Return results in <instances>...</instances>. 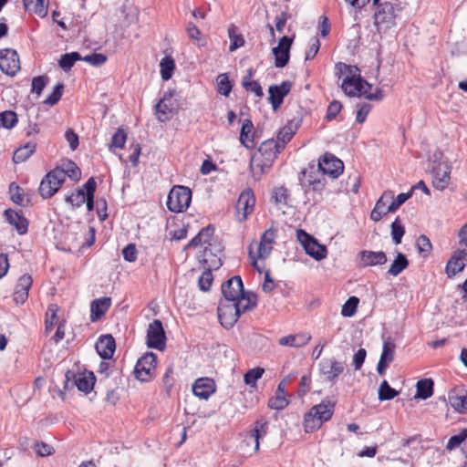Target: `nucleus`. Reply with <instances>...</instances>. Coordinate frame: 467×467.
I'll list each match as a JSON object with an SVG mask.
<instances>
[{"label":"nucleus","mask_w":467,"mask_h":467,"mask_svg":"<svg viewBox=\"0 0 467 467\" xmlns=\"http://www.w3.org/2000/svg\"><path fill=\"white\" fill-rule=\"evenodd\" d=\"M467 439V428L462 429L458 434L452 435L446 445V449L451 451Z\"/></svg>","instance_id":"obj_56"},{"label":"nucleus","mask_w":467,"mask_h":467,"mask_svg":"<svg viewBox=\"0 0 467 467\" xmlns=\"http://www.w3.org/2000/svg\"><path fill=\"white\" fill-rule=\"evenodd\" d=\"M299 182L306 194L311 191L320 192L326 185L322 171L315 164H309L300 172Z\"/></svg>","instance_id":"obj_4"},{"label":"nucleus","mask_w":467,"mask_h":467,"mask_svg":"<svg viewBox=\"0 0 467 467\" xmlns=\"http://www.w3.org/2000/svg\"><path fill=\"white\" fill-rule=\"evenodd\" d=\"M192 389L199 399L208 400L215 392L216 385L210 378H200L193 382Z\"/></svg>","instance_id":"obj_22"},{"label":"nucleus","mask_w":467,"mask_h":467,"mask_svg":"<svg viewBox=\"0 0 467 467\" xmlns=\"http://www.w3.org/2000/svg\"><path fill=\"white\" fill-rule=\"evenodd\" d=\"M244 285L241 276L234 275L222 285L223 301L234 302L242 296Z\"/></svg>","instance_id":"obj_19"},{"label":"nucleus","mask_w":467,"mask_h":467,"mask_svg":"<svg viewBox=\"0 0 467 467\" xmlns=\"http://www.w3.org/2000/svg\"><path fill=\"white\" fill-rule=\"evenodd\" d=\"M466 256L467 254L459 249L453 253L446 265L445 271L448 277H452L464 269L465 264L463 263V260Z\"/></svg>","instance_id":"obj_27"},{"label":"nucleus","mask_w":467,"mask_h":467,"mask_svg":"<svg viewBox=\"0 0 467 467\" xmlns=\"http://www.w3.org/2000/svg\"><path fill=\"white\" fill-rule=\"evenodd\" d=\"M377 12L374 15V25L379 33L385 32L396 26V19L400 16L401 7L398 4L383 2L376 5Z\"/></svg>","instance_id":"obj_2"},{"label":"nucleus","mask_w":467,"mask_h":467,"mask_svg":"<svg viewBox=\"0 0 467 467\" xmlns=\"http://www.w3.org/2000/svg\"><path fill=\"white\" fill-rule=\"evenodd\" d=\"M320 48V41L317 36H314L309 41L308 49L306 52V60L313 59Z\"/></svg>","instance_id":"obj_63"},{"label":"nucleus","mask_w":467,"mask_h":467,"mask_svg":"<svg viewBox=\"0 0 467 467\" xmlns=\"http://www.w3.org/2000/svg\"><path fill=\"white\" fill-rule=\"evenodd\" d=\"M81 60L88 62L92 66L99 67L107 61V57L101 53H92L82 57Z\"/></svg>","instance_id":"obj_64"},{"label":"nucleus","mask_w":467,"mask_h":467,"mask_svg":"<svg viewBox=\"0 0 467 467\" xmlns=\"http://www.w3.org/2000/svg\"><path fill=\"white\" fill-rule=\"evenodd\" d=\"M83 187L86 191L85 202L87 210L91 212L94 210V194L97 189V182L93 177H90L84 184Z\"/></svg>","instance_id":"obj_41"},{"label":"nucleus","mask_w":467,"mask_h":467,"mask_svg":"<svg viewBox=\"0 0 467 467\" xmlns=\"http://www.w3.org/2000/svg\"><path fill=\"white\" fill-rule=\"evenodd\" d=\"M17 121V115L13 110H5L0 113V127L12 129L16 125Z\"/></svg>","instance_id":"obj_49"},{"label":"nucleus","mask_w":467,"mask_h":467,"mask_svg":"<svg viewBox=\"0 0 467 467\" xmlns=\"http://www.w3.org/2000/svg\"><path fill=\"white\" fill-rule=\"evenodd\" d=\"M345 365L343 362L333 358L325 359L320 363V373L326 380L335 382L340 374L343 373Z\"/></svg>","instance_id":"obj_20"},{"label":"nucleus","mask_w":467,"mask_h":467,"mask_svg":"<svg viewBox=\"0 0 467 467\" xmlns=\"http://www.w3.org/2000/svg\"><path fill=\"white\" fill-rule=\"evenodd\" d=\"M127 140V133L123 129H118L111 138V142L109 146V150L114 152L115 149H122Z\"/></svg>","instance_id":"obj_50"},{"label":"nucleus","mask_w":467,"mask_h":467,"mask_svg":"<svg viewBox=\"0 0 467 467\" xmlns=\"http://www.w3.org/2000/svg\"><path fill=\"white\" fill-rule=\"evenodd\" d=\"M95 378L92 373L86 375L67 370L65 374L64 389L70 390L77 387L78 390L88 393L92 390Z\"/></svg>","instance_id":"obj_9"},{"label":"nucleus","mask_w":467,"mask_h":467,"mask_svg":"<svg viewBox=\"0 0 467 467\" xmlns=\"http://www.w3.org/2000/svg\"><path fill=\"white\" fill-rule=\"evenodd\" d=\"M25 9L28 12H33L41 17L47 16V6L45 5L44 0H23Z\"/></svg>","instance_id":"obj_42"},{"label":"nucleus","mask_w":467,"mask_h":467,"mask_svg":"<svg viewBox=\"0 0 467 467\" xmlns=\"http://www.w3.org/2000/svg\"><path fill=\"white\" fill-rule=\"evenodd\" d=\"M391 228V237L392 241L395 244H400L401 243L402 237L405 234V228L401 224L400 218L397 217L395 221L390 225Z\"/></svg>","instance_id":"obj_52"},{"label":"nucleus","mask_w":467,"mask_h":467,"mask_svg":"<svg viewBox=\"0 0 467 467\" xmlns=\"http://www.w3.org/2000/svg\"><path fill=\"white\" fill-rule=\"evenodd\" d=\"M400 445L402 448L409 449L408 455L411 459L419 458L424 451L422 439L419 434L411 436L408 439H402Z\"/></svg>","instance_id":"obj_29"},{"label":"nucleus","mask_w":467,"mask_h":467,"mask_svg":"<svg viewBox=\"0 0 467 467\" xmlns=\"http://www.w3.org/2000/svg\"><path fill=\"white\" fill-rule=\"evenodd\" d=\"M48 82V78L46 76H38L32 79V93H36L37 96H39L43 89L45 88L46 85Z\"/></svg>","instance_id":"obj_62"},{"label":"nucleus","mask_w":467,"mask_h":467,"mask_svg":"<svg viewBox=\"0 0 467 467\" xmlns=\"http://www.w3.org/2000/svg\"><path fill=\"white\" fill-rule=\"evenodd\" d=\"M334 403L329 400H322L321 403L313 406L304 417V429L306 432H313L321 425L331 419L334 412Z\"/></svg>","instance_id":"obj_1"},{"label":"nucleus","mask_w":467,"mask_h":467,"mask_svg":"<svg viewBox=\"0 0 467 467\" xmlns=\"http://www.w3.org/2000/svg\"><path fill=\"white\" fill-rule=\"evenodd\" d=\"M416 245H417L418 253L420 255H422L423 257L428 256L432 249V244H431L430 239L424 234L420 235L417 239Z\"/></svg>","instance_id":"obj_55"},{"label":"nucleus","mask_w":467,"mask_h":467,"mask_svg":"<svg viewBox=\"0 0 467 467\" xmlns=\"http://www.w3.org/2000/svg\"><path fill=\"white\" fill-rule=\"evenodd\" d=\"M217 89L218 93L228 97L232 91V85L230 83L229 78L226 74H220L217 78Z\"/></svg>","instance_id":"obj_54"},{"label":"nucleus","mask_w":467,"mask_h":467,"mask_svg":"<svg viewBox=\"0 0 467 467\" xmlns=\"http://www.w3.org/2000/svg\"><path fill=\"white\" fill-rule=\"evenodd\" d=\"M147 346L150 348L163 350L166 347V336L162 323L159 319H154L150 323L147 330Z\"/></svg>","instance_id":"obj_11"},{"label":"nucleus","mask_w":467,"mask_h":467,"mask_svg":"<svg viewBox=\"0 0 467 467\" xmlns=\"http://www.w3.org/2000/svg\"><path fill=\"white\" fill-rule=\"evenodd\" d=\"M395 348L396 346L390 337L384 340L379 360L389 365L394 359Z\"/></svg>","instance_id":"obj_45"},{"label":"nucleus","mask_w":467,"mask_h":467,"mask_svg":"<svg viewBox=\"0 0 467 467\" xmlns=\"http://www.w3.org/2000/svg\"><path fill=\"white\" fill-rule=\"evenodd\" d=\"M202 256L203 261L206 264H209L210 267H214L217 269L222 265L221 258L213 254L211 248L205 247Z\"/></svg>","instance_id":"obj_60"},{"label":"nucleus","mask_w":467,"mask_h":467,"mask_svg":"<svg viewBox=\"0 0 467 467\" xmlns=\"http://www.w3.org/2000/svg\"><path fill=\"white\" fill-rule=\"evenodd\" d=\"M449 403L460 414L467 413V389L458 387L452 389L448 395Z\"/></svg>","instance_id":"obj_21"},{"label":"nucleus","mask_w":467,"mask_h":467,"mask_svg":"<svg viewBox=\"0 0 467 467\" xmlns=\"http://www.w3.org/2000/svg\"><path fill=\"white\" fill-rule=\"evenodd\" d=\"M257 296L252 292L242 291V296H238V298L234 300V305L238 307L241 314H244L256 306Z\"/></svg>","instance_id":"obj_33"},{"label":"nucleus","mask_w":467,"mask_h":467,"mask_svg":"<svg viewBox=\"0 0 467 467\" xmlns=\"http://www.w3.org/2000/svg\"><path fill=\"white\" fill-rule=\"evenodd\" d=\"M288 197V190L283 186L275 188L273 191V198L276 204H287Z\"/></svg>","instance_id":"obj_59"},{"label":"nucleus","mask_w":467,"mask_h":467,"mask_svg":"<svg viewBox=\"0 0 467 467\" xmlns=\"http://www.w3.org/2000/svg\"><path fill=\"white\" fill-rule=\"evenodd\" d=\"M365 87L371 88L370 84L361 78L360 76L357 77L354 73L350 76H346L341 84V88L345 94L349 97L363 96V88Z\"/></svg>","instance_id":"obj_15"},{"label":"nucleus","mask_w":467,"mask_h":467,"mask_svg":"<svg viewBox=\"0 0 467 467\" xmlns=\"http://www.w3.org/2000/svg\"><path fill=\"white\" fill-rule=\"evenodd\" d=\"M157 356L153 352H147L140 358L134 368L136 378L142 382L150 380L155 369Z\"/></svg>","instance_id":"obj_10"},{"label":"nucleus","mask_w":467,"mask_h":467,"mask_svg":"<svg viewBox=\"0 0 467 467\" xmlns=\"http://www.w3.org/2000/svg\"><path fill=\"white\" fill-rule=\"evenodd\" d=\"M82 59L81 55L78 52L66 53L61 56L58 60L59 67L65 71H69L74 66L75 62Z\"/></svg>","instance_id":"obj_44"},{"label":"nucleus","mask_w":467,"mask_h":467,"mask_svg":"<svg viewBox=\"0 0 467 467\" xmlns=\"http://www.w3.org/2000/svg\"><path fill=\"white\" fill-rule=\"evenodd\" d=\"M63 88L64 85L62 83L57 84L52 93L45 99L44 103L48 106L57 104L62 97Z\"/></svg>","instance_id":"obj_57"},{"label":"nucleus","mask_w":467,"mask_h":467,"mask_svg":"<svg viewBox=\"0 0 467 467\" xmlns=\"http://www.w3.org/2000/svg\"><path fill=\"white\" fill-rule=\"evenodd\" d=\"M5 220L11 224L19 234H25L27 232L28 222L19 213L13 209H6L4 212Z\"/></svg>","instance_id":"obj_26"},{"label":"nucleus","mask_w":467,"mask_h":467,"mask_svg":"<svg viewBox=\"0 0 467 467\" xmlns=\"http://www.w3.org/2000/svg\"><path fill=\"white\" fill-rule=\"evenodd\" d=\"M171 95L169 97L167 94L157 103L156 105V116L157 119L161 121H167L170 119L171 115L173 114V108L171 105L168 103L171 100Z\"/></svg>","instance_id":"obj_36"},{"label":"nucleus","mask_w":467,"mask_h":467,"mask_svg":"<svg viewBox=\"0 0 467 467\" xmlns=\"http://www.w3.org/2000/svg\"><path fill=\"white\" fill-rule=\"evenodd\" d=\"M65 182V173L62 167H56L42 179L38 192L44 199L55 195Z\"/></svg>","instance_id":"obj_5"},{"label":"nucleus","mask_w":467,"mask_h":467,"mask_svg":"<svg viewBox=\"0 0 467 467\" xmlns=\"http://www.w3.org/2000/svg\"><path fill=\"white\" fill-rule=\"evenodd\" d=\"M300 124V119H293L279 130L276 142H279V146L282 149H284L285 144L292 140Z\"/></svg>","instance_id":"obj_28"},{"label":"nucleus","mask_w":467,"mask_h":467,"mask_svg":"<svg viewBox=\"0 0 467 467\" xmlns=\"http://www.w3.org/2000/svg\"><path fill=\"white\" fill-rule=\"evenodd\" d=\"M36 143L28 141L24 146L19 147L13 154V161L16 163L26 161L36 151Z\"/></svg>","instance_id":"obj_39"},{"label":"nucleus","mask_w":467,"mask_h":467,"mask_svg":"<svg viewBox=\"0 0 467 467\" xmlns=\"http://www.w3.org/2000/svg\"><path fill=\"white\" fill-rule=\"evenodd\" d=\"M191 201V190L188 187L177 185L168 194L167 207L171 212L182 213L190 206Z\"/></svg>","instance_id":"obj_6"},{"label":"nucleus","mask_w":467,"mask_h":467,"mask_svg":"<svg viewBox=\"0 0 467 467\" xmlns=\"http://www.w3.org/2000/svg\"><path fill=\"white\" fill-rule=\"evenodd\" d=\"M115 339L111 335L101 336L96 343V349L103 359L110 358L115 351Z\"/></svg>","instance_id":"obj_30"},{"label":"nucleus","mask_w":467,"mask_h":467,"mask_svg":"<svg viewBox=\"0 0 467 467\" xmlns=\"http://www.w3.org/2000/svg\"><path fill=\"white\" fill-rule=\"evenodd\" d=\"M33 284L32 276L25 274L19 277L13 295L16 304H24L28 297V292Z\"/></svg>","instance_id":"obj_24"},{"label":"nucleus","mask_w":467,"mask_h":467,"mask_svg":"<svg viewBox=\"0 0 467 467\" xmlns=\"http://www.w3.org/2000/svg\"><path fill=\"white\" fill-rule=\"evenodd\" d=\"M292 43L293 39L291 37L284 36L279 39L278 45L273 48L276 67H284L288 63Z\"/></svg>","instance_id":"obj_17"},{"label":"nucleus","mask_w":467,"mask_h":467,"mask_svg":"<svg viewBox=\"0 0 467 467\" xmlns=\"http://www.w3.org/2000/svg\"><path fill=\"white\" fill-rule=\"evenodd\" d=\"M161 67V75L163 80H169L173 73L175 68V63L171 57L166 56L164 57L160 63Z\"/></svg>","instance_id":"obj_46"},{"label":"nucleus","mask_w":467,"mask_h":467,"mask_svg":"<svg viewBox=\"0 0 467 467\" xmlns=\"http://www.w3.org/2000/svg\"><path fill=\"white\" fill-rule=\"evenodd\" d=\"M268 431V421L261 418L254 422V427L250 431L248 438L254 441V451H259L260 440L264 438Z\"/></svg>","instance_id":"obj_32"},{"label":"nucleus","mask_w":467,"mask_h":467,"mask_svg":"<svg viewBox=\"0 0 467 467\" xmlns=\"http://www.w3.org/2000/svg\"><path fill=\"white\" fill-rule=\"evenodd\" d=\"M317 168L323 175H328L333 179L337 178L344 171V163L341 160L331 153H325L320 157Z\"/></svg>","instance_id":"obj_13"},{"label":"nucleus","mask_w":467,"mask_h":467,"mask_svg":"<svg viewBox=\"0 0 467 467\" xmlns=\"http://www.w3.org/2000/svg\"><path fill=\"white\" fill-rule=\"evenodd\" d=\"M358 257L362 267L382 265L388 261L386 254L382 251L363 250L358 254Z\"/></svg>","instance_id":"obj_23"},{"label":"nucleus","mask_w":467,"mask_h":467,"mask_svg":"<svg viewBox=\"0 0 467 467\" xmlns=\"http://www.w3.org/2000/svg\"><path fill=\"white\" fill-rule=\"evenodd\" d=\"M111 306L109 297H100L92 301L90 306V319L92 322L99 320Z\"/></svg>","instance_id":"obj_31"},{"label":"nucleus","mask_w":467,"mask_h":467,"mask_svg":"<svg viewBox=\"0 0 467 467\" xmlns=\"http://www.w3.org/2000/svg\"><path fill=\"white\" fill-rule=\"evenodd\" d=\"M409 266V260L402 253H398L394 261L390 265L388 275L392 276L399 275Z\"/></svg>","instance_id":"obj_40"},{"label":"nucleus","mask_w":467,"mask_h":467,"mask_svg":"<svg viewBox=\"0 0 467 467\" xmlns=\"http://www.w3.org/2000/svg\"><path fill=\"white\" fill-rule=\"evenodd\" d=\"M285 381H281L277 386L275 397H272L268 400L269 408L276 410H284L289 404V401L285 397Z\"/></svg>","instance_id":"obj_34"},{"label":"nucleus","mask_w":467,"mask_h":467,"mask_svg":"<svg viewBox=\"0 0 467 467\" xmlns=\"http://www.w3.org/2000/svg\"><path fill=\"white\" fill-rule=\"evenodd\" d=\"M292 82L285 80L279 85H271L268 88L269 98L268 100L272 105L274 110L280 108L284 101V98L289 94L292 88Z\"/></svg>","instance_id":"obj_16"},{"label":"nucleus","mask_w":467,"mask_h":467,"mask_svg":"<svg viewBox=\"0 0 467 467\" xmlns=\"http://www.w3.org/2000/svg\"><path fill=\"white\" fill-rule=\"evenodd\" d=\"M311 340V335L308 333H300L296 335H289L279 338L278 343L281 346H289L300 348L306 345Z\"/></svg>","instance_id":"obj_35"},{"label":"nucleus","mask_w":467,"mask_h":467,"mask_svg":"<svg viewBox=\"0 0 467 467\" xmlns=\"http://www.w3.org/2000/svg\"><path fill=\"white\" fill-rule=\"evenodd\" d=\"M438 155L441 152L434 153L435 160L432 161V186L439 191H443L448 187L451 182V167L447 161H438Z\"/></svg>","instance_id":"obj_7"},{"label":"nucleus","mask_w":467,"mask_h":467,"mask_svg":"<svg viewBox=\"0 0 467 467\" xmlns=\"http://www.w3.org/2000/svg\"><path fill=\"white\" fill-rule=\"evenodd\" d=\"M283 149L279 146V142L271 139L264 141L258 148V151L254 154L251 160V167H258L261 171H265V168H269L277 154Z\"/></svg>","instance_id":"obj_3"},{"label":"nucleus","mask_w":467,"mask_h":467,"mask_svg":"<svg viewBox=\"0 0 467 467\" xmlns=\"http://www.w3.org/2000/svg\"><path fill=\"white\" fill-rule=\"evenodd\" d=\"M254 204L255 198L252 190L244 191L240 194L236 203V211L240 222L247 219V216L254 211Z\"/></svg>","instance_id":"obj_18"},{"label":"nucleus","mask_w":467,"mask_h":467,"mask_svg":"<svg viewBox=\"0 0 467 467\" xmlns=\"http://www.w3.org/2000/svg\"><path fill=\"white\" fill-rule=\"evenodd\" d=\"M240 141L247 149H252L254 146V125L250 119H245L243 122Z\"/></svg>","instance_id":"obj_37"},{"label":"nucleus","mask_w":467,"mask_h":467,"mask_svg":"<svg viewBox=\"0 0 467 467\" xmlns=\"http://www.w3.org/2000/svg\"><path fill=\"white\" fill-rule=\"evenodd\" d=\"M217 312L221 325L227 329L232 328L242 315L234 302L230 301H220Z\"/></svg>","instance_id":"obj_12"},{"label":"nucleus","mask_w":467,"mask_h":467,"mask_svg":"<svg viewBox=\"0 0 467 467\" xmlns=\"http://www.w3.org/2000/svg\"><path fill=\"white\" fill-rule=\"evenodd\" d=\"M434 382L431 379H423L416 384L415 398L420 400H427L433 395Z\"/></svg>","instance_id":"obj_38"},{"label":"nucleus","mask_w":467,"mask_h":467,"mask_svg":"<svg viewBox=\"0 0 467 467\" xmlns=\"http://www.w3.org/2000/svg\"><path fill=\"white\" fill-rule=\"evenodd\" d=\"M0 69L8 76H15L20 69V60L17 52L12 48L0 50Z\"/></svg>","instance_id":"obj_14"},{"label":"nucleus","mask_w":467,"mask_h":467,"mask_svg":"<svg viewBox=\"0 0 467 467\" xmlns=\"http://www.w3.org/2000/svg\"><path fill=\"white\" fill-rule=\"evenodd\" d=\"M359 299L357 296H350L342 306L341 315L345 317H353L358 308Z\"/></svg>","instance_id":"obj_51"},{"label":"nucleus","mask_w":467,"mask_h":467,"mask_svg":"<svg viewBox=\"0 0 467 467\" xmlns=\"http://www.w3.org/2000/svg\"><path fill=\"white\" fill-rule=\"evenodd\" d=\"M296 238L304 247L306 253L312 258L317 261H320L327 257V247L318 244L317 239L307 234L305 230H296Z\"/></svg>","instance_id":"obj_8"},{"label":"nucleus","mask_w":467,"mask_h":467,"mask_svg":"<svg viewBox=\"0 0 467 467\" xmlns=\"http://www.w3.org/2000/svg\"><path fill=\"white\" fill-rule=\"evenodd\" d=\"M265 372V369L260 367L254 368L252 369H249L244 377V380L246 385L249 386H255L256 381L262 378L263 374Z\"/></svg>","instance_id":"obj_53"},{"label":"nucleus","mask_w":467,"mask_h":467,"mask_svg":"<svg viewBox=\"0 0 467 467\" xmlns=\"http://www.w3.org/2000/svg\"><path fill=\"white\" fill-rule=\"evenodd\" d=\"M86 199V191L84 187L77 189L74 192L65 198V202L73 209L79 208L83 205Z\"/></svg>","instance_id":"obj_43"},{"label":"nucleus","mask_w":467,"mask_h":467,"mask_svg":"<svg viewBox=\"0 0 467 467\" xmlns=\"http://www.w3.org/2000/svg\"><path fill=\"white\" fill-rule=\"evenodd\" d=\"M392 199H394V192L392 191H385L371 211L370 219L374 222H379L383 216L389 213L388 211L387 203Z\"/></svg>","instance_id":"obj_25"},{"label":"nucleus","mask_w":467,"mask_h":467,"mask_svg":"<svg viewBox=\"0 0 467 467\" xmlns=\"http://www.w3.org/2000/svg\"><path fill=\"white\" fill-rule=\"evenodd\" d=\"M379 400H390L399 395V391L391 388L387 380H383L379 388Z\"/></svg>","instance_id":"obj_48"},{"label":"nucleus","mask_w":467,"mask_h":467,"mask_svg":"<svg viewBox=\"0 0 467 467\" xmlns=\"http://www.w3.org/2000/svg\"><path fill=\"white\" fill-rule=\"evenodd\" d=\"M236 26L233 24L228 27V36L230 38L229 49L231 52L235 51L244 45V39L243 36L236 34Z\"/></svg>","instance_id":"obj_47"},{"label":"nucleus","mask_w":467,"mask_h":467,"mask_svg":"<svg viewBox=\"0 0 467 467\" xmlns=\"http://www.w3.org/2000/svg\"><path fill=\"white\" fill-rule=\"evenodd\" d=\"M213 277L211 270L204 271L198 280L200 289L204 292L210 290L211 285L213 284Z\"/></svg>","instance_id":"obj_61"},{"label":"nucleus","mask_w":467,"mask_h":467,"mask_svg":"<svg viewBox=\"0 0 467 467\" xmlns=\"http://www.w3.org/2000/svg\"><path fill=\"white\" fill-rule=\"evenodd\" d=\"M65 173V179L69 177L73 181H78L80 179L81 171L79 168L73 161H67L66 168H63Z\"/></svg>","instance_id":"obj_58"}]
</instances>
